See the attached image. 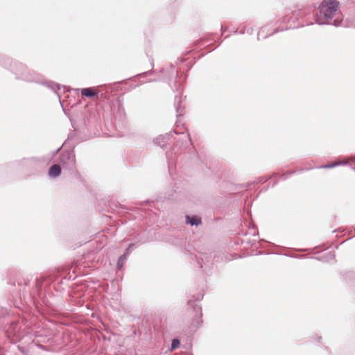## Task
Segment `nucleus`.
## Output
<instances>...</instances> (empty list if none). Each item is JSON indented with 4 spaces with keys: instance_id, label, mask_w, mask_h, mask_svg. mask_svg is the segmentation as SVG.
I'll return each instance as SVG.
<instances>
[{
    "instance_id": "obj_1",
    "label": "nucleus",
    "mask_w": 355,
    "mask_h": 355,
    "mask_svg": "<svg viewBox=\"0 0 355 355\" xmlns=\"http://www.w3.org/2000/svg\"><path fill=\"white\" fill-rule=\"evenodd\" d=\"M337 0H323L315 14V21L319 25L343 26V16L339 10Z\"/></svg>"
},
{
    "instance_id": "obj_2",
    "label": "nucleus",
    "mask_w": 355,
    "mask_h": 355,
    "mask_svg": "<svg viewBox=\"0 0 355 355\" xmlns=\"http://www.w3.org/2000/svg\"><path fill=\"white\" fill-rule=\"evenodd\" d=\"M59 162L66 168L71 172L76 171V158L73 152L62 151L59 157Z\"/></svg>"
},
{
    "instance_id": "obj_3",
    "label": "nucleus",
    "mask_w": 355,
    "mask_h": 355,
    "mask_svg": "<svg viewBox=\"0 0 355 355\" xmlns=\"http://www.w3.org/2000/svg\"><path fill=\"white\" fill-rule=\"evenodd\" d=\"M188 305L193 308V312H195L194 320L196 321L197 324H200L202 322L201 320L202 317V308L200 306L198 305L197 303L193 300H189L188 302Z\"/></svg>"
},
{
    "instance_id": "obj_4",
    "label": "nucleus",
    "mask_w": 355,
    "mask_h": 355,
    "mask_svg": "<svg viewBox=\"0 0 355 355\" xmlns=\"http://www.w3.org/2000/svg\"><path fill=\"white\" fill-rule=\"evenodd\" d=\"M174 135H178V133L176 131H173V132H170L168 135H160L159 137H157L155 139L156 144H157L160 147L164 148L166 146L168 142L170 141L171 137H173Z\"/></svg>"
},
{
    "instance_id": "obj_5",
    "label": "nucleus",
    "mask_w": 355,
    "mask_h": 355,
    "mask_svg": "<svg viewBox=\"0 0 355 355\" xmlns=\"http://www.w3.org/2000/svg\"><path fill=\"white\" fill-rule=\"evenodd\" d=\"M98 92V89L94 87H86L80 89L81 95L87 98H92L97 96Z\"/></svg>"
},
{
    "instance_id": "obj_6",
    "label": "nucleus",
    "mask_w": 355,
    "mask_h": 355,
    "mask_svg": "<svg viewBox=\"0 0 355 355\" xmlns=\"http://www.w3.org/2000/svg\"><path fill=\"white\" fill-rule=\"evenodd\" d=\"M134 246V245L130 244L129 245L128 248H126L125 252L123 254H122L118 259L117 261V268L118 269L121 270L124 264V263L126 261L127 257L130 254V252L131 250V248Z\"/></svg>"
},
{
    "instance_id": "obj_7",
    "label": "nucleus",
    "mask_w": 355,
    "mask_h": 355,
    "mask_svg": "<svg viewBox=\"0 0 355 355\" xmlns=\"http://www.w3.org/2000/svg\"><path fill=\"white\" fill-rule=\"evenodd\" d=\"M61 167L58 164H53L49 170V175L51 178H55L60 175Z\"/></svg>"
},
{
    "instance_id": "obj_8",
    "label": "nucleus",
    "mask_w": 355,
    "mask_h": 355,
    "mask_svg": "<svg viewBox=\"0 0 355 355\" xmlns=\"http://www.w3.org/2000/svg\"><path fill=\"white\" fill-rule=\"evenodd\" d=\"M181 97L175 96L174 106L177 112V116H181L183 114V107L181 105Z\"/></svg>"
},
{
    "instance_id": "obj_9",
    "label": "nucleus",
    "mask_w": 355,
    "mask_h": 355,
    "mask_svg": "<svg viewBox=\"0 0 355 355\" xmlns=\"http://www.w3.org/2000/svg\"><path fill=\"white\" fill-rule=\"evenodd\" d=\"M187 223L191 225H198L201 223V219L196 216H186Z\"/></svg>"
},
{
    "instance_id": "obj_10",
    "label": "nucleus",
    "mask_w": 355,
    "mask_h": 355,
    "mask_svg": "<svg viewBox=\"0 0 355 355\" xmlns=\"http://www.w3.org/2000/svg\"><path fill=\"white\" fill-rule=\"evenodd\" d=\"M347 163V161L336 162H334L332 164H326V165H324L322 166H320V168H334V167L337 166L346 164Z\"/></svg>"
},
{
    "instance_id": "obj_11",
    "label": "nucleus",
    "mask_w": 355,
    "mask_h": 355,
    "mask_svg": "<svg viewBox=\"0 0 355 355\" xmlns=\"http://www.w3.org/2000/svg\"><path fill=\"white\" fill-rule=\"evenodd\" d=\"M180 340L177 338H174L172 340L171 343V350L175 349L180 346Z\"/></svg>"
},
{
    "instance_id": "obj_12",
    "label": "nucleus",
    "mask_w": 355,
    "mask_h": 355,
    "mask_svg": "<svg viewBox=\"0 0 355 355\" xmlns=\"http://www.w3.org/2000/svg\"><path fill=\"white\" fill-rule=\"evenodd\" d=\"M288 10L286 11L285 15L281 19V21L283 23H288L291 20V17H289L288 15H291Z\"/></svg>"
},
{
    "instance_id": "obj_13",
    "label": "nucleus",
    "mask_w": 355,
    "mask_h": 355,
    "mask_svg": "<svg viewBox=\"0 0 355 355\" xmlns=\"http://www.w3.org/2000/svg\"><path fill=\"white\" fill-rule=\"evenodd\" d=\"M47 86L50 87L54 92H56L57 89H60L59 85H50L49 84H48Z\"/></svg>"
},
{
    "instance_id": "obj_14",
    "label": "nucleus",
    "mask_w": 355,
    "mask_h": 355,
    "mask_svg": "<svg viewBox=\"0 0 355 355\" xmlns=\"http://www.w3.org/2000/svg\"><path fill=\"white\" fill-rule=\"evenodd\" d=\"M180 135H181V139H187L189 141H191V138L187 133L182 132L180 134Z\"/></svg>"
},
{
    "instance_id": "obj_15",
    "label": "nucleus",
    "mask_w": 355,
    "mask_h": 355,
    "mask_svg": "<svg viewBox=\"0 0 355 355\" xmlns=\"http://www.w3.org/2000/svg\"><path fill=\"white\" fill-rule=\"evenodd\" d=\"M327 257H328V259L327 261H331V260H334V258H335V254L334 252H329L328 254H327Z\"/></svg>"
},
{
    "instance_id": "obj_16",
    "label": "nucleus",
    "mask_w": 355,
    "mask_h": 355,
    "mask_svg": "<svg viewBox=\"0 0 355 355\" xmlns=\"http://www.w3.org/2000/svg\"><path fill=\"white\" fill-rule=\"evenodd\" d=\"M245 33V29H244V28H242V29H241V30H240V31L236 30V31H235L234 32V33H239V34H244Z\"/></svg>"
},
{
    "instance_id": "obj_17",
    "label": "nucleus",
    "mask_w": 355,
    "mask_h": 355,
    "mask_svg": "<svg viewBox=\"0 0 355 355\" xmlns=\"http://www.w3.org/2000/svg\"><path fill=\"white\" fill-rule=\"evenodd\" d=\"M60 150V148H58V149H56L54 152H53V155L54 156L56 153H58V151Z\"/></svg>"
},
{
    "instance_id": "obj_18",
    "label": "nucleus",
    "mask_w": 355,
    "mask_h": 355,
    "mask_svg": "<svg viewBox=\"0 0 355 355\" xmlns=\"http://www.w3.org/2000/svg\"><path fill=\"white\" fill-rule=\"evenodd\" d=\"M260 36H261V32L259 31V32L258 33V35H257L258 40H260Z\"/></svg>"
},
{
    "instance_id": "obj_19",
    "label": "nucleus",
    "mask_w": 355,
    "mask_h": 355,
    "mask_svg": "<svg viewBox=\"0 0 355 355\" xmlns=\"http://www.w3.org/2000/svg\"><path fill=\"white\" fill-rule=\"evenodd\" d=\"M279 31V30L278 28H277V29H275V31L271 35H272L275 33H277Z\"/></svg>"
},
{
    "instance_id": "obj_20",
    "label": "nucleus",
    "mask_w": 355,
    "mask_h": 355,
    "mask_svg": "<svg viewBox=\"0 0 355 355\" xmlns=\"http://www.w3.org/2000/svg\"><path fill=\"white\" fill-rule=\"evenodd\" d=\"M26 80H27V81H33V80H34V79H33V78H28V79H27Z\"/></svg>"
},
{
    "instance_id": "obj_21",
    "label": "nucleus",
    "mask_w": 355,
    "mask_h": 355,
    "mask_svg": "<svg viewBox=\"0 0 355 355\" xmlns=\"http://www.w3.org/2000/svg\"><path fill=\"white\" fill-rule=\"evenodd\" d=\"M291 28V26H287V27L286 28V29H288V28Z\"/></svg>"
},
{
    "instance_id": "obj_22",
    "label": "nucleus",
    "mask_w": 355,
    "mask_h": 355,
    "mask_svg": "<svg viewBox=\"0 0 355 355\" xmlns=\"http://www.w3.org/2000/svg\"><path fill=\"white\" fill-rule=\"evenodd\" d=\"M292 16H293V14H291V16H290V15H288V17H291V18H292Z\"/></svg>"
},
{
    "instance_id": "obj_23",
    "label": "nucleus",
    "mask_w": 355,
    "mask_h": 355,
    "mask_svg": "<svg viewBox=\"0 0 355 355\" xmlns=\"http://www.w3.org/2000/svg\"><path fill=\"white\" fill-rule=\"evenodd\" d=\"M354 171H355V169H354Z\"/></svg>"
}]
</instances>
